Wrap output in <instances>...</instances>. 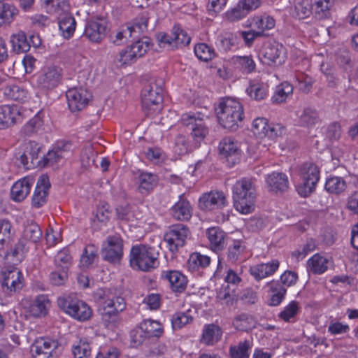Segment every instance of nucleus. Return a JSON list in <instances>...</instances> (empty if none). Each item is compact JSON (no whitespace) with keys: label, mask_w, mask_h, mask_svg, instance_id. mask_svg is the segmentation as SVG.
<instances>
[{"label":"nucleus","mask_w":358,"mask_h":358,"mask_svg":"<svg viewBox=\"0 0 358 358\" xmlns=\"http://www.w3.org/2000/svg\"><path fill=\"white\" fill-rule=\"evenodd\" d=\"M219 150L220 155L226 159L229 166L236 164L241 157L238 143L231 137H226L220 141Z\"/></svg>","instance_id":"17"},{"label":"nucleus","mask_w":358,"mask_h":358,"mask_svg":"<svg viewBox=\"0 0 358 358\" xmlns=\"http://www.w3.org/2000/svg\"><path fill=\"white\" fill-rule=\"evenodd\" d=\"M76 22L71 15H65L59 21V30L65 38H70L76 29Z\"/></svg>","instance_id":"44"},{"label":"nucleus","mask_w":358,"mask_h":358,"mask_svg":"<svg viewBox=\"0 0 358 358\" xmlns=\"http://www.w3.org/2000/svg\"><path fill=\"white\" fill-rule=\"evenodd\" d=\"M140 330L147 337H159L164 332L162 324L157 321L145 320L140 324Z\"/></svg>","instance_id":"38"},{"label":"nucleus","mask_w":358,"mask_h":358,"mask_svg":"<svg viewBox=\"0 0 358 358\" xmlns=\"http://www.w3.org/2000/svg\"><path fill=\"white\" fill-rule=\"evenodd\" d=\"M68 279V270L64 266V268H57L50 274V281L53 285H63Z\"/></svg>","instance_id":"57"},{"label":"nucleus","mask_w":358,"mask_h":358,"mask_svg":"<svg viewBox=\"0 0 358 358\" xmlns=\"http://www.w3.org/2000/svg\"><path fill=\"white\" fill-rule=\"evenodd\" d=\"M12 224L8 220H0V249L10 238Z\"/></svg>","instance_id":"63"},{"label":"nucleus","mask_w":358,"mask_h":358,"mask_svg":"<svg viewBox=\"0 0 358 358\" xmlns=\"http://www.w3.org/2000/svg\"><path fill=\"white\" fill-rule=\"evenodd\" d=\"M23 110L17 105H3L0 106V129L9 127L23 119Z\"/></svg>","instance_id":"16"},{"label":"nucleus","mask_w":358,"mask_h":358,"mask_svg":"<svg viewBox=\"0 0 358 358\" xmlns=\"http://www.w3.org/2000/svg\"><path fill=\"white\" fill-rule=\"evenodd\" d=\"M47 11L50 13L59 14L66 12L69 8V0H43Z\"/></svg>","instance_id":"50"},{"label":"nucleus","mask_w":358,"mask_h":358,"mask_svg":"<svg viewBox=\"0 0 358 358\" xmlns=\"http://www.w3.org/2000/svg\"><path fill=\"white\" fill-rule=\"evenodd\" d=\"M266 187L269 192L281 194L289 187L288 177L285 173L273 172L265 178Z\"/></svg>","instance_id":"21"},{"label":"nucleus","mask_w":358,"mask_h":358,"mask_svg":"<svg viewBox=\"0 0 358 358\" xmlns=\"http://www.w3.org/2000/svg\"><path fill=\"white\" fill-rule=\"evenodd\" d=\"M163 81L162 79L152 78L144 86L141 92V103L147 115H153L162 108Z\"/></svg>","instance_id":"4"},{"label":"nucleus","mask_w":358,"mask_h":358,"mask_svg":"<svg viewBox=\"0 0 358 358\" xmlns=\"http://www.w3.org/2000/svg\"><path fill=\"white\" fill-rule=\"evenodd\" d=\"M18 14L17 8L8 3H0V26L11 23Z\"/></svg>","instance_id":"40"},{"label":"nucleus","mask_w":358,"mask_h":358,"mask_svg":"<svg viewBox=\"0 0 358 358\" xmlns=\"http://www.w3.org/2000/svg\"><path fill=\"white\" fill-rule=\"evenodd\" d=\"M301 182L297 186L298 193L303 197L308 196L315 189L320 179L318 167L313 163H304L299 169Z\"/></svg>","instance_id":"8"},{"label":"nucleus","mask_w":358,"mask_h":358,"mask_svg":"<svg viewBox=\"0 0 358 358\" xmlns=\"http://www.w3.org/2000/svg\"><path fill=\"white\" fill-rule=\"evenodd\" d=\"M256 180L243 178L236 182L232 188L234 206L242 214H248L255 209L257 197Z\"/></svg>","instance_id":"1"},{"label":"nucleus","mask_w":358,"mask_h":358,"mask_svg":"<svg viewBox=\"0 0 358 358\" xmlns=\"http://www.w3.org/2000/svg\"><path fill=\"white\" fill-rule=\"evenodd\" d=\"M346 188V182L343 178L333 176L327 178L325 183V189L332 194H340Z\"/></svg>","instance_id":"48"},{"label":"nucleus","mask_w":358,"mask_h":358,"mask_svg":"<svg viewBox=\"0 0 358 358\" xmlns=\"http://www.w3.org/2000/svg\"><path fill=\"white\" fill-rule=\"evenodd\" d=\"M222 335L221 328L217 325L210 324L204 327L201 341L206 345H212L220 340Z\"/></svg>","instance_id":"34"},{"label":"nucleus","mask_w":358,"mask_h":358,"mask_svg":"<svg viewBox=\"0 0 358 358\" xmlns=\"http://www.w3.org/2000/svg\"><path fill=\"white\" fill-rule=\"evenodd\" d=\"M319 122L317 112L311 108H306L299 115V122L303 127H311Z\"/></svg>","instance_id":"43"},{"label":"nucleus","mask_w":358,"mask_h":358,"mask_svg":"<svg viewBox=\"0 0 358 358\" xmlns=\"http://www.w3.org/2000/svg\"><path fill=\"white\" fill-rule=\"evenodd\" d=\"M173 217L181 221H187L190 219L192 214V206L186 199L180 196L179 200L171 208Z\"/></svg>","instance_id":"29"},{"label":"nucleus","mask_w":358,"mask_h":358,"mask_svg":"<svg viewBox=\"0 0 358 358\" xmlns=\"http://www.w3.org/2000/svg\"><path fill=\"white\" fill-rule=\"evenodd\" d=\"M293 92V87L288 83H282L276 88L275 92L272 97L273 102L282 103L284 102L287 96L290 95Z\"/></svg>","instance_id":"53"},{"label":"nucleus","mask_w":358,"mask_h":358,"mask_svg":"<svg viewBox=\"0 0 358 358\" xmlns=\"http://www.w3.org/2000/svg\"><path fill=\"white\" fill-rule=\"evenodd\" d=\"M172 35L174 36L176 49L186 46L191 41V38L187 31L183 30L178 24L174 25L172 28Z\"/></svg>","instance_id":"49"},{"label":"nucleus","mask_w":358,"mask_h":358,"mask_svg":"<svg viewBox=\"0 0 358 358\" xmlns=\"http://www.w3.org/2000/svg\"><path fill=\"white\" fill-rule=\"evenodd\" d=\"M58 342L50 338H39L31 345L34 358H55L57 356Z\"/></svg>","instance_id":"14"},{"label":"nucleus","mask_w":358,"mask_h":358,"mask_svg":"<svg viewBox=\"0 0 358 358\" xmlns=\"http://www.w3.org/2000/svg\"><path fill=\"white\" fill-rule=\"evenodd\" d=\"M227 205V200L222 192L210 191L204 193L199 199V206L204 211L221 209Z\"/></svg>","instance_id":"15"},{"label":"nucleus","mask_w":358,"mask_h":358,"mask_svg":"<svg viewBox=\"0 0 358 358\" xmlns=\"http://www.w3.org/2000/svg\"><path fill=\"white\" fill-rule=\"evenodd\" d=\"M22 274L17 268H8L1 271V285L10 292L22 287Z\"/></svg>","instance_id":"20"},{"label":"nucleus","mask_w":358,"mask_h":358,"mask_svg":"<svg viewBox=\"0 0 358 358\" xmlns=\"http://www.w3.org/2000/svg\"><path fill=\"white\" fill-rule=\"evenodd\" d=\"M280 262L277 259H273L267 263L254 265L250 268V275L257 281L268 276L273 275L278 269Z\"/></svg>","instance_id":"24"},{"label":"nucleus","mask_w":358,"mask_h":358,"mask_svg":"<svg viewBox=\"0 0 358 358\" xmlns=\"http://www.w3.org/2000/svg\"><path fill=\"white\" fill-rule=\"evenodd\" d=\"M270 293L268 304L271 306H276L285 299L287 289L278 280H271L266 284Z\"/></svg>","instance_id":"28"},{"label":"nucleus","mask_w":358,"mask_h":358,"mask_svg":"<svg viewBox=\"0 0 358 358\" xmlns=\"http://www.w3.org/2000/svg\"><path fill=\"white\" fill-rule=\"evenodd\" d=\"M10 42L12 45L13 50L16 53L27 52L31 48V44L28 41L25 33L19 31L13 34L10 38Z\"/></svg>","instance_id":"33"},{"label":"nucleus","mask_w":358,"mask_h":358,"mask_svg":"<svg viewBox=\"0 0 358 358\" xmlns=\"http://www.w3.org/2000/svg\"><path fill=\"white\" fill-rule=\"evenodd\" d=\"M210 263V258L208 256L201 255L199 252H194L187 261V266L189 270L194 271L208 266Z\"/></svg>","instance_id":"39"},{"label":"nucleus","mask_w":358,"mask_h":358,"mask_svg":"<svg viewBox=\"0 0 358 358\" xmlns=\"http://www.w3.org/2000/svg\"><path fill=\"white\" fill-rule=\"evenodd\" d=\"M139 190L142 194L152 190L157 184V176L150 173H141L138 177Z\"/></svg>","instance_id":"46"},{"label":"nucleus","mask_w":358,"mask_h":358,"mask_svg":"<svg viewBox=\"0 0 358 358\" xmlns=\"http://www.w3.org/2000/svg\"><path fill=\"white\" fill-rule=\"evenodd\" d=\"M156 38L159 45L161 48H166L169 50H175L176 45L174 43V36L172 35V30L171 34L165 32H159L156 35Z\"/></svg>","instance_id":"62"},{"label":"nucleus","mask_w":358,"mask_h":358,"mask_svg":"<svg viewBox=\"0 0 358 358\" xmlns=\"http://www.w3.org/2000/svg\"><path fill=\"white\" fill-rule=\"evenodd\" d=\"M257 321L248 313H241L237 315L233 320V326L239 331H248L256 327Z\"/></svg>","instance_id":"35"},{"label":"nucleus","mask_w":358,"mask_h":358,"mask_svg":"<svg viewBox=\"0 0 358 358\" xmlns=\"http://www.w3.org/2000/svg\"><path fill=\"white\" fill-rule=\"evenodd\" d=\"M251 345L249 341L241 342L238 345L230 347V355L232 358H249V350Z\"/></svg>","instance_id":"54"},{"label":"nucleus","mask_w":358,"mask_h":358,"mask_svg":"<svg viewBox=\"0 0 358 358\" xmlns=\"http://www.w3.org/2000/svg\"><path fill=\"white\" fill-rule=\"evenodd\" d=\"M125 299L110 289L103 291V297L99 311L103 320L111 322L116 320L118 314L126 308Z\"/></svg>","instance_id":"7"},{"label":"nucleus","mask_w":358,"mask_h":358,"mask_svg":"<svg viewBox=\"0 0 358 358\" xmlns=\"http://www.w3.org/2000/svg\"><path fill=\"white\" fill-rule=\"evenodd\" d=\"M49 299L45 295H40L30 304L29 312L35 317L46 315L49 306Z\"/></svg>","instance_id":"36"},{"label":"nucleus","mask_w":358,"mask_h":358,"mask_svg":"<svg viewBox=\"0 0 358 358\" xmlns=\"http://www.w3.org/2000/svg\"><path fill=\"white\" fill-rule=\"evenodd\" d=\"M137 57L134 52L130 50L129 46L122 50L115 58L117 65L122 66L131 64L136 60Z\"/></svg>","instance_id":"59"},{"label":"nucleus","mask_w":358,"mask_h":358,"mask_svg":"<svg viewBox=\"0 0 358 358\" xmlns=\"http://www.w3.org/2000/svg\"><path fill=\"white\" fill-rule=\"evenodd\" d=\"M68 105L72 112L82 110L87 103L89 94L83 87H73L66 92Z\"/></svg>","instance_id":"19"},{"label":"nucleus","mask_w":358,"mask_h":358,"mask_svg":"<svg viewBox=\"0 0 358 358\" xmlns=\"http://www.w3.org/2000/svg\"><path fill=\"white\" fill-rule=\"evenodd\" d=\"M97 257V248L94 245H88L85 247L84 252L80 258V264L83 267L90 266Z\"/></svg>","instance_id":"55"},{"label":"nucleus","mask_w":358,"mask_h":358,"mask_svg":"<svg viewBox=\"0 0 358 358\" xmlns=\"http://www.w3.org/2000/svg\"><path fill=\"white\" fill-rule=\"evenodd\" d=\"M247 92L250 97L255 100L260 101L266 97L267 90L266 87L262 85L253 84L247 89Z\"/></svg>","instance_id":"64"},{"label":"nucleus","mask_w":358,"mask_h":358,"mask_svg":"<svg viewBox=\"0 0 358 358\" xmlns=\"http://www.w3.org/2000/svg\"><path fill=\"white\" fill-rule=\"evenodd\" d=\"M106 26L103 22L91 20L87 22L84 35L92 42H100L105 36Z\"/></svg>","instance_id":"27"},{"label":"nucleus","mask_w":358,"mask_h":358,"mask_svg":"<svg viewBox=\"0 0 358 358\" xmlns=\"http://www.w3.org/2000/svg\"><path fill=\"white\" fill-rule=\"evenodd\" d=\"M34 184V179L24 177L16 181L11 188V198L15 201H23L29 194Z\"/></svg>","instance_id":"26"},{"label":"nucleus","mask_w":358,"mask_h":358,"mask_svg":"<svg viewBox=\"0 0 358 358\" xmlns=\"http://www.w3.org/2000/svg\"><path fill=\"white\" fill-rule=\"evenodd\" d=\"M194 53L200 60L204 62H208L215 56L214 49L204 43L195 45Z\"/></svg>","instance_id":"52"},{"label":"nucleus","mask_w":358,"mask_h":358,"mask_svg":"<svg viewBox=\"0 0 358 358\" xmlns=\"http://www.w3.org/2000/svg\"><path fill=\"white\" fill-rule=\"evenodd\" d=\"M219 123L224 128L236 130L244 117L243 108L241 103L235 99H223L216 108Z\"/></svg>","instance_id":"2"},{"label":"nucleus","mask_w":358,"mask_h":358,"mask_svg":"<svg viewBox=\"0 0 358 358\" xmlns=\"http://www.w3.org/2000/svg\"><path fill=\"white\" fill-rule=\"evenodd\" d=\"M50 187L49 178L46 175H42L37 181L31 199L34 208H38L46 203Z\"/></svg>","instance_id":"22"},{"label":"nucleus","mask_w":358,"mask_h":358,"mask_svg":"<svg viewBox=\"0 0 358 358\" xmlns=\"http://www.w3.org/2000/svg\"><path fill=\"white\" fill-rule=\"evenodd\" d=\"M43 125L41 113H38L32 117L29 122L24 126V130L27 135L30 136L37 132Z\"/></svg>","instance_id":"61"},{"label":"nucleus","mask_w":358,"mask_h":358,"mask_svg":"<svg viewBox=\"0 0 358 358\" xmlns=\"http://www.w3.org/2000/svg\"><path fill=\"white\" fill-rule=\"evenodd\" d=\"M159 252L155 248L139 244L131 248L129 262L136 270L148 272L159 265Z\"/></svg>","instance_id":"3"},{"label":"nucleus","mask_w":358,"mask_h":358,"mask_svg":"<svg viewBox=\"0 0 358 358\" xmlns=\"http://www.w3.org/2000/svg\"><path fill=\"white\" fill-rule=\"evenodd\" d=\"M42 238V231L38 224L34 222H27L24 226L21 239L16 244L14 255H19L28 250V243L36 244Z\"/></svg>","instance_id":"10"},{"label":"nucleus","mask_w":358,"mask_h":358,"mask_svg":"<svg viewBox=\"0 0 358 358\" xmlns=\"http://www.w3.org/2000/svg\"><path fill=\"white\" fill-rule=\"evenodd\" d=\"M101 255L104 260L119 263L123 255V241L119 236H109L103 245Z\"/></svg>","instance_id":"12"},{"label":"nucleus","mask_w":358,"mask_h":358,"mask_svg":"<svg viewBox=\"0 0 358 358\" xmlns=\"http://www.w3.org/2000/svg\"><path fill=\"white\" fill-rule=\"evenodd\" d=\"M0 91H3L5 96L19 102H25L29 99V93L23 87L12 83L10 79H6V76H3L2 81L0 83Z\"/></svg>","instance_id":"18"},{"label":"nucleus","mask_w":358,"mask_h":358,"mask_svg":"<svg viewBox=\"0 0 358 358\" xmlns=\"http://www.w3.org/2000/svg\"><path fill=\"white\" fill-rule=\"evenodd\" d=\"M246 250L247 246L245 241L241 240L233 241L227 250L228 260L232 263L243 260L245 259L244 254Z\"/></svg>","instance_id":"31"},{"label":"nucleus","mask_w":358,"mask_h":358,"mask_svg":"<svg viewBox=\"0 0 358 358\" xmlns=\"http://www.w3.org/2000/svg\"><path fill=\"white\" fill-rule=\"evenodd\" d=\"M132 36L131 31L127 26L120 27L116 32L110 35L112 42L117 45L124 43Z\"/></svg>","instance_id":"58"},{"label":"nucleus","mask_w":358,"mask_h":358,"mask_svg":"<svg viewBox=\"0 0 358 358\" xmlns=\"http://www.w3.org/2000/svg\"><path fill=\"white\" fill-rule=\"evenodd\" d=\"M217 41L218 47L223 51L227 52L236 44L237 37L232 33H226L224 35L220 36Z\"/></svg>","instance_id":"56"},{"label":"nucleus","mask_w":358,"mask_h":358,"mask_svg":"<svg viewBox=\"0 0 358 358\" xmlns=\"http://www.w3.org/2000/svg\"><path fill=\"white\" fill-rule=\"evenodd\" d=\"M285 49L282 44L276 41L265 43L259 52L260 62L266 65L280 64L283 62Z\"/></svg>","instance_id":"9"},{"label":"nucleus","mask_w":358,"mask_h":358,"mask_svg":"<svg viewBox=\"0 0 358 358\" xmlns=\"http://www.w3.org/2000/svg\"><path fill=\"white\" fill-rule=\"evenodd\" d=\"M74 358H90L91 355V344L85 338L80 339L72 346Z\"/></svg>","instance_id":"45"},{"label":"nucleus","mask_w":358,"mask_h":358,"mask_svg":"<svg viewBox=\"0 0 358 358\" xmlns=\"http://www.w3.org/2000/svg\"><path fill=\"white\" fill-rule=\"evenodd\" d=\"M329 264V259L319 254L314 255L308 261L310 271L315 274L320 275L324 273L327 270Z\"/></svg>","instance_id":"37"},{"label":"nucleus","mask_w":358,"mask_h":358,"mask_svg":"<svg viewBox=\"0 0 358 358\" xmlns=\"http://www.w3.org/2000/svg\"><path fill=\"white\" fill-rule=\"evenodd\" d=\"M203 117L204 115L201 113L189 112L183 114L180 119L181 123L189 134L194 148L199 147L209 134V129Z\"/></svg>","instance_id":"5"},{"label":"nucleus","mask_w":358,"mask_h":358,"mask_svg":"<svg viewBox=\"0 0 358 358\" xmlns=\"http://www.w3.org/2000/svg\"><path fill=\"white\" fill-rule=\"evenodd\" d=\"M312 14L311 1L294 0L292 15L299 20L305 19Z\"/></svg>","instance_id":"42"},{"label":"nucleus","mask_w":358,"mask_h":358,"mask_svg":"<svg viewBox=\"0 0 358 358\" xmlns=\"http://www.w3.org/2000/svg\"><path fill=\"white\" fill-rule=\"evenodd\" d=\"M332 6L331 0H311L312 15L318 20L327 18Z\"/></svg>","instance_id":"30"},{"label":"nucleus","mask_w":358,"mask_h":358,"mask_svg":"<svg viewBox=\"0 0 358 358\" xmlns=\"http://www.w3.org/2000/svg\"><path fill=\"white\" fill-rule=\"evenodd\" d=\"M193 317L190 314V311L176 312L171 317V324L173 329H180L185 325L191 323Z\"/></svg>","instance_id":"51"},{"label":"nucleus","mask_w":358,"mask_h":358,"mask_svg":"<svg viewBox=\"0 0 358 358\" xmlns=\"http://www.w3.org/2000/svg\"><path fill=\"white\" fill-rule=\"evenodd\" d=\"M161 278L169 282L171 288L173 292L181 293L187 287V277L178 271H163L161 273Z\"/></svg>","instance_id":"23"},{"label":"nucleus","mask_w":358,"mask_h":358,"mask_svg":"<svg viewBox=\"0 0 358 358\" xmlns=\"http://www.w3.org/2000/svg\"><path fill=\"white\" fill-rule=\"evenodd\" d=\"M131 31L133 36H137L138 34H143L148 28V19L145 16H141L134 20L131 24L127 25Z\"/></svg>","instance_id":"60"},{"label":"nucleus","mask_w":358,"mask_h":358,"mask_svg":"<svg viewBox=\"0 0 358 358\" xmlns=\"http://www.w3.org/2000/svg\"><path fill=\"white\" fill-rule=\"evenodd\" d=\"M253 24L254 27L258 29L257 31L262 32V36H264L265 31L270 30L275 27V21L273 17L264 15L255 17L253 19Z\"/></svg>","instance_id":"47"},{"label":"nucleus","mask_w":358,"mask_h":358,"mask_svg":"<svg viewBox=\"0 0 358 358\" xmlns=\"http://www.w3.org/2000/svg\"><path fill=\"white\" fill-rule=\"evenodd\" d=\"M57 303L62 311L78 321H87L92 314L90 307L74 295L63 294L57 298Z\"/></svg>","instance_id":"6"},{"label":"nucleus","mask_w":358,"mask_h":358,"mask_svg":"<svg viewBox=\"0 0 358 358\" xmlns=\"http://www.w3.org/2000/svg\"><path fill=\"white\" fill-rule=\"evenodd\" d=\"M189 236L188 228L182 224L171 226L164 234V241L167 243L169 250L176 252L182 247Z\"/></svg>","instance_id":"11"},{"label":"nucleus","mask_w":358,"mask_h":358,"mask_svg":"<svg viewBox=\"0 0 358 358\" xmlns=\"http://www.w3.org/2000/svg\"><path fill=\"white\" fill-rule=\"evenodd\" d=\"M300 310L299 303L296 301H292L279 313L278 317L286 322H293Z\"/></svg>","instance_id":"41"},{"label":"nucleus","mask_w":358,"mask_h":358,"mask_svg":"<svg viewBox=\"0 0 358 358\" xmlns=\"http://www.w3.org/2000/svg\"><path fill=\"white\" fill-rule=\"evenodd\" d=\"M206 234L209 242L210 248L213 251L215 252H220L227 245V234L220 227H210L206 230Z\"/></svg>","instance_id":"25"},{"label":"nucleus","mask_w":358,"mask_h":358,"mask_svg":"<svg viewBox=\"0 0 358 358\" xmlns=\"http://www.w3.org/2000/svg\"><path fill=\"white\" fill-rule=\"evenodd\" d=\"M62 79V69L51 66L44 68L36 78L38 87L43 90H51L56 87Z\"/></svg>","instance_id":"13"},{"label":"nucleus","mask_w":358,"mask_h":358,"mask_svg":"<svg viewBox=\"0 0 358 358\" xmlns=\"http://www.w3.org/2000/svg\"><path fill=\"white\" fill-rule=\"evenodd\" d=\"M71 148V144L69 143H63L62 145H58L51 151H49L44 157V163L46 166H52L54 164L59 162L61 159L66 157L69 150Z\"/></svg>","instance_id":"32"}]
</instances>
